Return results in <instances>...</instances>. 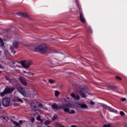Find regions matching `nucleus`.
Masks as SVG:
<instances>
[{"mask_svg": "<svg viewBox=\"0 0 127 127\" xmlns=\"http://www.w3.org/2000/svg\"><path fill=\"white\" fill-rule=\"evenodd\" d=\"M28 48L32 51L40 52L42 54H46L50 52V49L48 48L46 44H42L38 46L30 45L28 46Z\"/></svg>", "mask_w": 127, "mask_h": 127, "instance_id": "f257e3e1", "label": "nucleus"}, {"mask_svg": "<svg viewBox=\"0 0 127 127\" xmlns=\"http://www.w3.org/2000/svg\"><path fill=\"white\" fill-rule=\"evenodd\" d=\"M17 90L20 94H21V95H22V96L26 97V98H33V97L37 95V92H36V91L34 89L25 91L24 88L19 86L17 88Z\"/></svg>", "mask_w": 127, "mask_h": 127, "instance_id": "f03ea898", "label": "nucleus"}, {"mask_svg": "<svg viewBox=\"0 0 127 127\" xmlns=\"http://www.w3.org/2000/svg\"><path fill=\"white\" fill-rule=\"evenodd\" d=\"M68 108H73V105L70 103H67L64 105V112L68 114H75V111L71 110L70 111Z\"/></svg>", "mask_w": 127, "mask_h": 127, "instance_id": "7ed1b4c3", "label": "nucleus"}, {"mask_svg": "<svg viewBox=\"0 0 127 127\" xmlns=\"http://www.w3.org/2000/svg\"><path fill=\"white\" fill-rule=\"evenodd\" d=\"M20 64L23 67V68H29L30 66L32 65V61L31 60H24L20 62Z\"/></svg>", "mask_w": 127, "mask_h": 127, "instance_id": "20e7f679", "label": "nucleus"}, {"mask_svg": "<svg viewBox=\"0 0 127 127\" xmlns=\"http://www.w3.org/2000/svg\"><path fill=\"white\" fill-rule=\"evenodd\" d=\"M14 91V87H6L4 90L0 93V96L1 97H4L7 94H9Z\"/></svg>", "mask_w": 127, "mask_h": 127, "instance_id": "39448f33", "label": "nucleus"}, {"mask_svg": "<svg viewBox=\"0 0 127 127\" xmlns=\"http://www.w3.org/2000/svg\"><path fill=\"white\" fill-rule=\"evenodd\" d=\"M2 105L3 107H9L10 105V99L4 98L2 101Z\"/></svg>", "mask_w": 127, "mask_h": 127, "instance_id": "423d86ee", "label": "nucleus"}, {"mask_svg": "<svg viewBox=\"0 0 127 127\" xmlns=\"http://www.w3.org/2000/svg\"><path fill=\"white\" fill-rule=\"evenodd\" d=\"M79 93L82 98H86L87 97V94H88V92H87V90L85 88L79 90Z\"/></svg>", "mask_w": 127, "mask_h": 127, "instance_id": "0eeeda50", "label": "nucleus"}, {"mask_svg": "<svg viewBox=\"0 0 127 127\" xmlns=\"http://www.w3.org/2000/svg\"><path fill=\"white\" fill-rule=\"evenodd\" d=\"M102 107L104 108L105 109H106V110H108L109 112H112L113 113H115L116 114H118V111L114 109H113L112 107L110 106H108L106 105L103 104Z\"/></svg>", "mask_w": 127, "mask_h": 127, "instance_id": "6e6552de", "label": "nucleus"}, {"mask_svg": "<svg viewBox=\"0 0 127 127\" xmlns=\"http://www.w3.org/2000/svg\"><path fill=\"white\" fill-rule=\"evenodd\" d=\"M19 80L23 86H27V81H26V78H25V77L23 76H20L19 77Z\"/></svg>", "mask_w": 127, "mask_h": 127, "instance_id": "1a4fd4ad", "label": "nucleus"}, {"mask_svg": "<svg viewBox=\"0 0 127 127\" xmlns=\"http://www.w3.org/2000/svg\"><path fill=\"white\" fill-rule=\"evenodd\" d=\"M52 108L54 109V110H60L61 109H63L64 108V104L63 105L58 106L56 104H54L52 105Z\"/></svg>", "mask_w": 127, "mask_h": 127, "instance_id": "9d476101", "label": "nucleus"}, {"mask_svg": "<svg viewBox=\"0 0 127 127\" xmlns=\"http://www.w3.org/2000/svg\"><path fill=\"white\" fill-rule=\"evenodd\" d=\"M18 47V40L14 41L13 42L12 45L10 46V50H13L14 48H17Z\"/></svg>", "mask_w": 127, "mask_h": 127, "instance_id": "9b49d317", "label": "nucleus"}, {"mask_svg": "<svg viewBox=\"0 0 127 127\" xmlns=\"http://www.w3.org/2000/svg\"><path fill=\"white\" fill-rule=\"evenodd\" d=\"M23 122H24V121L20 120L19 121V124H18L15 121H11V123H13L14 127H21L20 125H21L22 124H23Z\"/></svg>", "mask_w": 127, "mask_h": 127, "instance_id": "f8f14e48", "label": "nucleus"}, {"mask_svg": "<svg viewBox=\"0 0 127 127\" xmlns=\"http://www.w3.org/2000/svg\"><path fill=\"white\" fill-rule=\"evenodd\" d=\"M79 16H80V20L81 22H82V23H85V22H86V19H85V17H84V16L83 15V13H80Z\"/></svg>", "mask_w": 127, "mask_h": 127, "instance_id": "ddd939ff", "label": "nucleus"}, {"mask_svg": "<svg viewBox=\"0 0 127 127\" xmlns=\"http://www.w3.org/2000/svg\"><path fill=\"white\" fill-rule=\"evenodd\" d=\"M14 102H18L19 103H23V101H22V99L19 98L18 96H16L14 97Z\"/></svg>", "mask_w": 127, "mask_h": 127, "instance_id": "4468645a", "label": "nucleus"}, {"mask_svg": "<svg viewBox=\"0 0 127 127\" xmlns=\"http://www.w3.org/2000/svg\"><path fill=\"white\" fill-rule=\"evenodd\" d=\"M71 97L72 98H73V99H75V100H80V96L78 95H75L74 93H71L70 94Z\"/></svg>", "mask_w": 127, "mask_h": 127, "instance_id": "2eb2a0df", "label": "nucleus"}, {"mask_svg": "<svg viewBox=\"0 0 127 127\" xmlns=\"http://www.w3.org/2000/svg\"><path fill=\"white\" fill-rule=\"evenodd\" d=\"M18 15H19V16H23V17H28V15L26 13L20 12Z\"/></svg>", "mask_w": 127, "mask_h": 127, "instance_id": "dca6fc26", "label": "nucleus"}, {"mask_svg": "<svg viewBox=\"0 0 127 127\" xmlns=\"http://www.w3.org/2000/svg\"><path fill=\"white\" fill-rule=\"evenodd\" d=\"M0 46L1 47H3L4 46V43H3V41H2V39L0 38Z\"/></svg>", "mask_w": 127, "mask_h": 127, "instance_id": "f3484780", "label": "nucleus"}, {"mask_svg": "<svg viewBox=\"0 0 127 127\" xmlns=\"http://www.w3.org/2000/svg\"><path fill=\"white\" fill-rule=\"evenodd\" d=\"M109 89H110V90H116L118 89V87L117 86H112V85L109 86Z\"/></svg>", "mask_w": 127, "mask_h": 127, "instance_id": "a211bd4d", "label": "nucleus"}, {"mask_svg": "<svg viewBox=\"0 0 127 127\" xmlns=\"http://www.w3.org/2000/svg\"><path fill=\"white\" fill-rule=\"evenodd\" d=\"M31 108L33 110V111H36V110H37L36 109V105H35V104L34 105L31 104Z\"/></svg>", "mask_w": 127, "mask_h": 127, "instance_id": "6ab92c4d", "label": "nucleus"}, {"mask_svg": "<svg viewBox=\"0 0 127 127\" xmlns=\"http://www.w3.org/2000/svg\"><path fill=\"white\" fill-rule=\"evenodd\" d=\"M80 106L82 109H87V105L86 104H81Z\"/></svg>", "mask_w": 127, "mask_h": 127, "instance_id": "aec40b11", "label": "nucleus"}, {"mask_svg": "<svg viewBox=\"0 0 127 127\" xmlns=\"http://www.w3.org/2000/svg\"><path fill=\"white\" fill-rule=\"evenodd\" d=\"M36 120L40 122V123H43V120L41 119V118H40V116L37 117Z\"/></svg>", "mask_w": 127, "mask_h": 127, "instance_id": "412c9836", "label": "nucleus"}, {"mask_svg": "<svg viewBox=\"0 0 127 127\" xmlns=\"http://www.w3.org/2000/svg\"><path fill=\"white\" fill-rule=\"evenodd\" d=\"M48 81H49V83H50V84H54V83H55V80H54L53 79H50L48 80Z\"/></svg>", "mask_w": 127, "mask_h": 127, "instance_id": "4be33fe9", "label": "nucleus"}, {"mask_svg": "<svg viewBox=\"0 0 127 127\" xmlns=\"http://www.w3.org/2000/svg\"><path fill=\"white\" fill-rule=\"evenodd\" d=\"M59 94H60V92L57 90H56L55 91V95L56 96V97H58V95H59Z\"/></svg>", "mask_w": 127, "mask_h": 127, "instance_id": "5701e85b", "label": "nucleus"}, {"mask_svg": "<svg viewBox=\"0 0 127 127\" xmlns=\"http://www.w3.org/2000/svg\"><path fill=\"white\" fill-rule=\"evenodd\" d=\"M50 123H51V122L50 121L47 120L45 122V126H49V125H50Z\"/></svg>", "mask_w": 127, "mask_h": 127, "instance_id": "b1692460", "label": "nucleus"}, {"mask_svg": "<svg viewBox=\"0 0 127 127\" xmlns=\"http://www.w3.org/2000/svg\"><path fill=\"white\" fill-rule=\"evenodd\" d=\"M58 117L57 115H55L54 116V117L52 118V121H55L56 119Z\"/></svg>", "mask_w": 127, "mask_h": 127, "instance_id": "393cba45", "label": "nucleus"}, {"mask_svg": "<svg viewBox=\"0 0 127 127\" xmlns=\"http://www.w3.org/2000/svg\"><path fill=\"white\" fill-rule=\"evenodd\" d=\"M23 73H24V74H28L30 73V71L27 72V71H25V70H23Z\"/></svg>", "mask_w": 127, "mask_h": 127, "instance_id": "a878e982", "label": "nucleus"}, {"mask_svg": "<svg viewBox=\"0 0 127 127\" xmlns=\"http://www.w3.org/2000/svg\"><path fill=\"white\" fill-rule=\"evenodd\" d=\"M5 79L7 80V81H9V82H10V79H9V77H7V76H6L5 77Z\"/></svg>", "mask_w": 127, "mask_h": 127, "instance_id": "bb28decb", "label": "nucleus"}, {"mask_svg": "<svg viewBox=\"0 0 127 127\" xmlns=\"http://www.w3.org/2000/svg\"><path fill=\"white\" fill-rule=\"evenodd\" d=\"M121 101H122V102H125V101H127V98H123L121 99Z\"/></svg>", "mask_w": 127, "mask_h": 127, "instance_id": "cd10ccee", "label": "nucleus"}, {"mask_svg": "<svg viewBox=\"0 0 127 127\" xmlns=\"http://www.w3.org/2000/svg\"><path fill=\"white\" fill-rule=\"evenodd\" d=\"M103 127H111V125L110 124L105 125Z\"/></svg>", "mask_w": 127, "mask_h": 127, "instance_id": "c85d7f7f", "label": "nucleus"}, {"mask_svg": "<svg viewBox=\"0 0 127 127\" xmlns=\"http://www.w3.org/2000/svg\"><path fill=\"white\" fill-rule=\"evenodd\" d=\"M120 115L121 116H125V112H123V111H121L120 112Z\"/></svg>", "mask_w": 127, "mask_h": 127, "instance_id": "c756f323", "label": "nucleus"}, {"mask_svg": "<svg viewBox=\"0 0 127 127\" xmlns=\"http://www.w3.org/2000/svg\"><path fill=\"white\" fill-rule=\"evenodd\" d=\"M90 103L91 105H95V103L93 101H90Z\"/></svg>", "mask_w": 127, "mask_h": 127, "instance_id": "7c9ffc66", "label": "nucleus"}, {"mask_svg": "<svg viewBox=\"0 0 127 127\" xmlns=\"http://www.w3.org/2000/svg\"><path fill=\"white\" fill-rule=\"evenodd\" d=\"M4 117H2V116H0V119L2 121L4 120Z\"/></svg>", "mask_w": 127, "mask_h": 127, "instance_id": "2f4dec72", "label": "nucleus"}, {"mask_svg": "<svg viewBox=\"0 0 127 127\" xmlns=\"http://www.w3.org/2000/svg\"><path fill=\"white\" fill-rule=\"evenodd\" d=\"M43 110H45L46 111H47V110H48V108H47V107H43Z\"/></svg>", "mask_w": 127, "mask_h": 127, "instance_id": "473e14b6", "label": "nucleus"}, {"mask_svg": "<svg viewBox=\"0 0 127 127\" xmlns=\"http://www.w3.org/2000/svg\"><path fill=\"white\" fill-rule=\"evenodd\" d=\"M34 121H35L34 118H32L31 119V122H32V123H34Z\"/></svg>", "mask_w": 127, "mask_h": 127, "instance_id": "72a5a7b5", "label": "nucleus"}, {"mask_svg": "<svg viewBox=\"0 0 127 127\" xmlns=\"http://www.w3.org/2000/svg\"><path fill=\"white\" fill-rule=\"evenodd\" d=\"M39 107H41V108H43V106L41 104H39Z\"/></svg>", "mask_w": 127, "mask_h": 127, "instance_id": "f704fd0d", "label": "nucleus"}, {"mask_svg": "<svg viewBox=\"0 0 127 127\" xmlns=\"http://www.w3.org/2000/svg\"><path fill=\"white\" fill-rule=\"evenodd\" d=\"M117 79H118V80H122V78L119 76H116Z\"/></svg>", "mask_w": 127, "mask_h": 127, "instance_id": "c9c22d12", "label": "nucleus"}, {"mask_svg": "<svg viewBox=\"0 0 127 127\" xmlns=\"http://www.w3.org/2000/svg\"><path fill=\"white\" fill-rule=\"evenodd\" d=\"M3 34V32H0V35H2Z\"/></svg>", "mask_w": 127, "mask_h": 127, "instance_id": "e433bc0d", "label": "nucleus"}, {"mask_svg": "<svg viewBox=\"0 0 127 127\" xmlns=\"http://www.w3.org/2000/svg\"><path fill=\"white\" fill-rule=\"evenodd\" d=\"M3 68V67H2V66L0 64V68Z\"/></svg>", "mask_w": 127, "mask_h": 127, "instance_id": "4c0bfd02", "label": "nucleus"}, {"mask_svg": "<svg viewBox=\"0 0 127 127\" xmlns=\"http://www.w3.org/2000/svg\"><path fill=\"white\" fill-rule=\"evenodd\" d=\"M0 106H1V101L0 100Z\"/></svg>", "mask_w": 127, "mask_h": 127, "instance_id": "58836bf2", "label": "nucleus"}, {"mask_svg": "<svg viewBox=\"0 0 127 127\" xmlns=\"http://www.w3.org/2000/svg\"><path fill=\"white\" fill-rule=\"evenodd\" d=\"M12 52L13 53H15V51H13Z\"/></svg>", "mask_w": 127, "mask_h": 127, "instance_id": "ea45409f", "label": "nucleus"}, {"mask_svg": "<svg viewBox=\"0 0 127 127\" xmlns=\"http://www.w3.org/2000/svg\"><path fill=\"white\" fill-rule=\"evenodd\" d=\"M0 74H1V71L0 70Z\"/></svg>", "mask_w": 127, "mask_h": 127, "instance_id": "a19ab883", "label": "nucleus"}, {"mask_svg": "<svg viewBox=\"0 0 127 127\" xmlns=\"http://www.w3.org/2000/svg\"><path fill=\"white\" fill-rule=\"evenodd\" d=\"M17 106H19V105L17 104Z\"/></svg>", "mask_w": 127, "mask_h": 127, "instance_id": "79ce46f5", "label": "nucleus"}, {"mask_svg": "<svg viewBox=\"0 0 127 127\" xmlns=\"http://www.w3.org/2000/svg\"><path fill=\"white\" fill-rule=\"evenodd\" d=\"M44 81L45 82V80H44Z\"/></svg>", "mask_w": 127, "mask_h": 127, "instance_id": "37998d69", "label": "nucleus"}, {"mask_svg": "<svg viewBox=\"0 0 127 127\" xmlns=\"http://www.w3.org/2000/svg\"><path fill=\"white\" fill-rule=\"evenodd\" d=\"M4 54H6L5 52H4Z\"/></svg>", "mask_w": 127, "mask_h": 127, "instance_id": "c03bdc74", "label": "nucleus"}]
</instances>
